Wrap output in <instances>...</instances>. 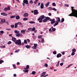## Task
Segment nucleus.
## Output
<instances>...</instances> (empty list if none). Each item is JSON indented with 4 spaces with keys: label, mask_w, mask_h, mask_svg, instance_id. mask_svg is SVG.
Instances as JSON below:
<instances>
[{
    "label": "nucleus",
    "mask_w": 77,
    "mask_h": 77,
    "mask_svg": "<svg viewBox=\"0 0 77 77\" xmlns=\"http://www.w3.org/2000/svg\"><path fill=\"white\" fill-rule=\"evenodd\" d=\"M23 17H29V14L27 13H24L23 14Z\"/></svg>",
    "instance_id": "obj_8"
},
{
    "label": "nucleus",
    "mask_w": 77,
    "mask_h": 77,
    "mask_svg": "<svg viewBox=\"0 0 77 77\" xmlns=\"http://www.w3.org/2000/svg\"><path fill=\"white\" fill-rule=\"evenodd\" d=\"M14 26H14L15 28H17L18 26V24H17V23H15V24Z\"/></svg>",
    "instance_id": "obj_26"
},
{
    "label": "nucleus",
    "mask_w": 77,
    "mask_h": 77,
    "mask_svg": "<svg viewBox=\"0 0 77 77\" xmlns=\"http://www.w3.org/2000/svg\"><path fill=\"white\" fill-rule=\"evenodd\" d=\"M27 41L29 43L30 42V40L29 39H27Z\"/></svg>",
    "instance_id": "obj_56"
},
{
    "label": "nucleus",
    "mask_w": 77,
    "mask_h": 77,
    "mask_svg": "<svg viewBox=\"0 0 77 77\" xmlns=\"http://www.w3.org/2000/svg\"><path fill=\"white\" fill-rule=\"evenodd\" d=\"M20 51V50L18 49V50H16L15 51V53H17V52H18V51Z\"/></svg>",
    "instance_id": "obj_49"
},
{
    "label": "nucleus",
    "mask_w": 77,
    "mask_h": 77,
    "mask_svg": "<svg viewBox=\"0 0 77 77\" xmlns=\"http://www.w3.org/2000/svg\"><path fill=\"white\" fill-rule=\"evenodd\" d=\"M65 5L67 7H69V5L68 4H65Z\"/></svg>",
    "instance_id": "obj_59"
},
{
    "label": "nucleus",
    "mask_w": 77,
    "mask_h": 77,
    "mask_svg": "<svg viewBox=\"0 0 77 77\" xmlns=\"http://www.w3.org/2000/svg\"><path fill=\"white\" fill-rule=\"evenodd\" d=\"M17 24L18 25H20V26H21V25H22V23H21V22H18L17 23Z\"/></svg>",
    "instance_id": "obj_30"
},
{
    "label": "nucleus",
    "mask_w": 77,
    "mask_h": 77,
    "mask_svg": "<svg viewBox=\"0 0 77 77\" xmlns=\"http://www.w3.org/2000/svg\"><path fill=\"white\" fill-rule=\"evenodd\" d=\"M11 40L12 41L14 42L15 43V42H16V41L17 40V38H16L14 37H13L11 38Z\"/></svg>",
    "instance_id": "obj_7"
},
{
    "label": "nucleus",
    "mask_w": 77,
    "mask_h": 77,
    "mask_svg": "<svg viewBox=\"0 0 77 77\" xmlns=\"http://www.w3.org/2000/svg\"><path fill=\"white\" fill-rule=\"evenodd\" d=\"M46 74V72H43V73H42L41 75V76L42 77H43L45 74Z\"/></svg>",
    "instance_id": "obj_15"
},
{
    "label": "nucleus",
    "mask_w": 77,
    "mask_h": 77,
    "mask_svg": "<svg viewBox=\"0 0 77 77\" xmlns=\"http://www.w3.org/2000/svg\"><path fill=\"white\" fill-rule=\"evenodd\" d=\"M45 17L44 15H42L40 16V17H39L38 19V20H43L45 18Z\"/></svg>",
    "instance_id": "obj_4"
},
{
    "label": "nucleus",
    "mask_w": 77,
    "mask_h": 77,
    "mask_svg": "<svg viewBox=\"0 0 77 77\" xmlns=\"http://www.w3.org/2000/svg\"><path fill=\"white\" fill-rule=\"evenodd\" d=\"M24 44H27V40H24Z\"/></svg>",
    "instance_id": "obj_37"
},
{
    "label": "nucleus",
    "mask_w": 77,
    "mask_h": 77,
    "mask_svg": "<svg viewBox=\"0 0 77 77\" xmlns=\"http://www.w3.org/2000/svg\"><path fill=\"white\" fill-rule=\"evenodd\" d=\"M45 5L46 7H48V2Z\"/></svg>",
    "instance_id": "obj_40"
},
{
    "label": "nucleus",
    "mask_w": 77,
    "mask_h": 77,
    "mask_svg": "<svg viewBox=\"0 0 77 77\" xmlns=\"http://www.w3.org/2000/svg\"><path fill=\"white\" fill-rule=\"evenodd\" d=\"M41 9H43L44 8V4L43 3H42L40 6Z\"/></svg>",
    "instance_id": "obj_20"
},
{
    "label": "nucleus",
    "mask_w": 77,
    "mask_h": 77,
    "mask_svg": "<svg viewBox=\"0 0 77 77\" xmlns=\"http://www.w3.org/2000/svg\"><path fill=\"white\" fill-rule=\"evenodd\" d=\"M27 30H29V31H31V32H32V28H29L27 29Z\"/></svg>",
    "instance_id": "obj_29"
},
{
    "label": "nucleus",
    "mask_w": 77,
    "mask_h": 77,
    "mask_svg": "<svg viewBox=\"0 0 77 77\" xmlns=\"http://www.w3.org/2000/svg\"><path fill=\"white\" fill-rule=\"evenodd\" d=\"M14 43L15 44L18 45H21V41L20 39L16 40V41Z\"/></svg>",
    "instance_id": "obj_2"
},
{
    "label": "nucleus",
    "mask_w": 77,
    "mask_h": 77,
    "mask_svg": "<svg viewBox=\"0 0 77 77\" xmlns=\"http://www.w3.org/2000/svg\"><path fill=\"white\" fill-rule=\"evenodd\" d=\"M52 5L53 6H56V4L54 2L52 3Z\"/></svg>",
    "instance_id": "obj_36"
},
{
    "label": "nucleus",
    "mask_w": 77,
    "mask_h": 77,
    "mask_svg": "<svg viewBox=\"0 0 77 77\" xmlns=\"http://www.w3.org/2000/svg\"><path fill=\"white\" fill-rule=\"evenodd\" d=\"M48 21H50L51 23L52 24H54L56 23V21H55V19H51V18L50 17H48Z\"/></svg>",
    "instance_id": "obj_3"
},
{
    "label": "nucleus",
    "mask_w": 77,
    "mask_h": 77,
    "mask_svg": "<svg viewBox=\"0 0 77 77\" xmlns=\"http://www.w3.org/2000/svg\"><path fill=\"white\" fill-rule=\"evenodd\" d=\"M4 10L5 11H8V8L5 7V8H4Z\"/></svg>",
    "instance_id": "obj_34"
},
{
    "label": "nucleus",
    "mask_w": 77,
    "mask_h": 77,
    "mask_svg": "<svg viewBox=\"0 0 77 77\" xmlns=\"http://www.w3.org/2000/svg\"><path fill=\"white\" fill-rule=\"evenodd\" d=\"M72 64H70L67 67H66V68H69V67H70V66H72Z\"/></svg>",
    "instance_id": "obj_28"
},
{
    "label": "nucleus",
    "mask_w": 77,
    "mask_h": 77,
    "mask_svg": "<svg viewBox=\"0 0 77 77\" xmlns=\"http://www.w3.org/2000/svg\"><path fill=\"white\" fill-rule=\"evenodd\" d=\"M42 35H38V38H42Z\"/></svg>",
    "instance_id": "obj_44"
},
{
    "label": "nucleus",
    "mask_w": 77,
    "mask_h": 77,
    "mask_svg": "<svg viewBox=\"0 0 77 77\" xmlns=\"http://www.w3.org/2000/svg\"><path fill=\"white\" fill-rule=\"evenodd\" d=\"M52 10L54 11H57V10L55 8H52Z\"/></svg>",
    "instance_id": "obj_47"
},
{
    "label": "nucleus",
    "mask_w": 77,
    "mask_h": 77,
    "mask_svg": "<svg viewBox=\"0 0 77 77\" xmlns=\"http://www.w3.org/2000/svg\"><path fill=\"white\" fill-rule=\"evenodd\" d=\"M43 21L44 23H45V22H47V20L45 19L43 20Z\"/></svg>",
    "instance_id": "obj_43"
},
{
    "label": "nucleus",
    "mask_w": 77,
    "mask_h": 77,
    "mask_svg": "<svg viewBox=\"0 0 77 77\" xmlns=\"http://www.w3.org/2000/svg\"><path fill=\"white\" fill-rule=\"evenodd\" d=\"M1 22H2V23H5L6 20H5V19H1Z\"/></svg>",
    "instance_id": "obj_17"
},
{
    "label": "nucleus",
    "mask_w": 77,
    "mask_h": 77,
    "mask_svg": "<svg viewBox=\"0 0 77 77\" xmlns=\"http://www.w3.org/2000/svg\"><path fill=\"white\" fill-rule=\"evenodd\" d=\"M72 52L75 53L76 52V50L74 48L72 50Z\"/></svg>",
    "instance_id": "obj_25"
},
{
    "label": "nucleus",
    "mask_w": 77,
    "mask_h": 77,
    "mask_svg": "<svg viewBox=\"0 0 77 77\" xmlns=\"http://www.w3.org/2000/svg\"><path fill=\"white\" fill-rule=\"evenodd\" d=\"M57 21H58V22H60V18L58 17L56 18Z\"/></svg>",
    "instance_id": "obj_18"
},
{
    "label": "nucleus",
    "mask_w": 77,
    "mask_h": 77,
    "mask_svg": "<svg viewBox=\"0 0 77 77\" xmlns=\"http://www.w3.org/2000/svg\"><path fill=\"white\" fill-rule=\"evenodd\" d=\"M57 53V52H56V51H54L53 52V54H56Z\"/></svg>",
    "instance_id": "obj_46"
},
{
    "label": "nucleus",
    "mask_w": 77,
    "mask_h": 77,
    "mask_svg": "<svg viewBox=\"0 0 77 77\" xmlns=\"http://www.w3.org/2000/svg\"><path fill=\"white\" fill-rule=\"evenodd\" d=\"M59 24V22L57 21H56V22H55V24L54 25V27H55V26L58 25Z\"/></svg>",
    "instance_id": "obj_13"
},
{
    "label": "nucleus",
    "mask_w": 77,
    "mask_h": 77,
    "mask_svg": "<svg viewBox=\"0 0 77 77\" xmlns=\"http://www.w3.org/2000/svg\"><path fill=\"white\" fill-rule=\"evenodd\" d=\"M38 2H36V1H35L34 2V4H36V3H37Z\"/></svg>",
    "instance_id": "obj_63"
},
{
    "label": "nucleus",
    "mask_w": 77,
    "mask_h": 77,
    "mask_svg": "<svg viewBox=\"0 0 77 77\" xmlns=\"http://www.w3.org/2000/svg\"><path fill=\"white\" fill-rule=\"evenodd\" d=\"M23 21H26L27 20H28V19L26 18H23Z\"/></svg>",
    "instance_id": "obj_32"
},
{
    "label": "nucleus",
    "mask_w": 77,
    "mask_h": 77,
    "mask_svg": "<svg viewBox=\"0 0 77 77\" xmlns=\"http://www.w3.org/2000/svg\"><path fill=\"white\" fill-rule=\"evenodd\" d=\"M48 15L49 16H51V14L50 13H48Z\"/></svg>",
    "instance_id": "obj_60"
},
{
    "label": "nucleus",
    "mask_w": 77,
    "mask_h": 77,
    "mask_svg": "<svg viewBox=\"0 0 77 77\" xmlns=\"http://www.w3.org/2000/svg\"><path fill=\"white\" fill-rule=\"evenodd\" d=\"M38 21H39V23H42V20H38Z\"/></svg>",
    "instance_id": "obj_53"
},
{
    "label": "nucleus",
    "mask_w": 77,
    "mask_h": 77,
    "mask_svg": "<svg viewBox=\"0 0 77 77\" xmlns=\"http://www.w3.org/2000/svg\"><path fill=\"white\" fill-rule=\"evenodd\" d=\"M52 30L54 32V31H56V28H53L52 29Z\"/></svg>",
    "instance_id": "obj_41"
},
{
    "label": "nucleus",
    "mask_w": 77,
    "mask_h": 77,
    "mask_svg": "<svg viewBox=\"0 0 77 77\" xmlns=\"http://www.w3.org/2000/svg\"><path fill=\"white\" fill-rule=\"evenodd\" d=\"M11 43H12V42L11 41H9L8 43V45H10V44H11Z\"/></svg>",
    "instance_id": "obj_39"
},
{
    "label": "nucleus",
    "mask_w": 77,
    "mask_h": 77,
    "mask_svg": "<svg viewBox=\"0 0 77 77\" xmlns=\"http://www.w3.org/2000/svg\"><path fill=\"white\" fill-rule=\"evenodd\" d=\"M34 46L32 47V49H36V47H37L38 45L36 44H34Z\"/></svg>",
    "instance_id": "obj_5"
},
{
    "label": "nucleus",
    "mask_w": 77,
    "mask_h": 77,
    "mask_svg": "<svg viewBox=\"0 0 77 77\" xmlns=\"http://www.w3.org/2000/svg\"><path fill=\"white\" fill-rule=\"evenodd\" d=\"M7 9L8 11L9 10H11V8H10V6H8L7 7Z\"/></svg>",
    "instance_id": "obj_51"
},
{
    "label": "nucleus",
    "mask_w": 77,
    "mask_h": 77,
    "mask_svg": "<svg viewBox=\"0 0 77 77\" xmlns=\"http://www.w3.org/2000/svg\"><path fill=\"white\" fill-rule=\"evenodd\" d=\"M4 62V61L2 60H0V64H2V63H3Z\"/></svg>",
    "instance_id": "obj_33"
},
{
    "label": "nucleus",
    "mask_w": 77,
    "mask_h": 77,
    "mask_svg": "<svg viewBox=\"0 0 77 77\" xmlns=\"http://www.w3.org/2000/svg\"><path fill=\"white\" fill-rule=\"evenodd\" d=\"M26 29L25 30H22L21 31V33H22V34H25L26 33Z\"/></svg>",
    "instance_id": "obj_10"
},
{
    "label": "nucleus",
    "mask_w": 77,
    "mask_h": 77,
    "mask_svg": "<svg viewBox=\"0 0 77 77\" xmlns=\"http://www.w3.org/2000/svg\"><path fill=\"white\" fill-rule=\"evenodd\" d=\"M61 56H62V54L60 53L58 54L57 55V58H59V57H60Z\"/></svg>",
    "instance_id": "obj_14"
},
{
    "label": "nucleus",
    "mask_w": 77,
    "mask_h": 77,
    "mask_svg": "<svg viewBox=\"0 0 77 77\" xmlns=\"http://www.w3.org/2000/svg\"><path fill=\"white\" fill-rule=\"evenodd\" d=\"M20 18V16L18 15H17L16 17V20H19Z\"/></svg>",
    "instance_id": "obj_22"
},
{
    "label": "nucleus",
    "mask_w": 77,
    "mask_h": 77,
    "mask_svg": "<svg viewBox=\"0 0 77 77\" xmlns=\"http://www.w3.org/2000/svg\"><path fill=\"white\" fill-rule=\"evenodd\" d=\"M45 20H48V17H47L45 18Z\"/></svg>",
    "instance_id": "obj_61"
},
{
    "label": "nucleus",
    "mask_w": 77,
    "mask_h": 77,
    "mask_svg": "<svg viewBox=\"0 0 77 77\" xmlns=\"http://www.w3.org/2000/svg\"><path fill=\"white\" fill-rule=\"evenodd\" d=\"M72 12L69 15L70 17H75L77 18V10L74 9V7H72Z\"/></svg>",
    "instance_id": "obj_1"
},
{
    "label": "nucleus",
    "mask_w": 77,
    "mask_h": 77,
    "mask_svg": "<svg viewBox=\"0 0 77 77\" xmlns=\"http://www.w3.org/2000/svg\"><path fill=\"white\" fill-rule=\"evenodd\" d=\"M36 73V72L35 71H33L32 72V73H31V74H32V75H34V74H35Z\"/></svg>",
    "instance_id": "obj_27"
},
{
    "label": "nucleus",
    "mask_w": 77,
    "mask_h": 77,
    "mask_svg": "<svg viewBox=\"0 0 77 77\" xmlns=\"http://www.w3.org/2000/svg\"><path fill=\"white\" fill-rule=\"evenodd\" d=\"M13 66L14 67V69H16V66L15 65V64H13Z\"/></svg>",
    "instance_id": "obj_38"
},
{
    "label": "nucleus",
    "mask_w": 77,
    "mask_h": 77,
    "mask_svg": "<svg viewBox=\"0 0 77 77\" xmlns=\"http://www.w3.org/2000/svg\"><path fill=\"white\" fill-rule=\"evenodd\" d=\"M15 17V16H11L10 17V18H14Z\"/></svg>",
    "instance_id": "obj_35"
},
{
    "label": "nucleus",
    "mask_w": 77,
    "mask_h": 77,
    "mask_svg": "<svg viewBox=\"0 0 77 77\" xmlns=\"http://www.w3.org/2000/svg\"><path fill=\"white\" fill-rule=\"evenodd\" d=\"M23 72H27V73H28V72L29 71V70H23Z\"/></svg>",
    "instance_id": "obj_19"
},
{
    "label": "nucleus",
    "mask_w": 77,
    "mask_h": 77,
    "mask_svg": "<svg viewBox=\"0 0 77 77\" xmlns=\"http://www.w3.org/2000/svg\"><path fill=\"white\" fill-rule=\"evenodd\" d=\"M14 32L15 33H16V34H18L20 33V31H17V30H14Z\"/></svg>",
    "instance_id": "obj_16"
},
{
    "label": "nucleus",
    "mask_w": 77,
    "mask_h": 77,
    "mask_svg": "<svg viewBox=\"0 0 77 77\" xmlns=\"http://www.w3.org/2000/svg\"><path fill=\"white\" fill-rule=\"evenodd\" d=\"M45 66H46V67H48V64L47 63L45 64Z\"/></svg>",
    "instance_id": "obj_57"
},
{
    "label": "nucleus",
    "mask_w": 77,
    "mask_h": 77,
    "mask_svg": "<svg viewBox=\"0 0 77 77\" xmlns=\"http://www.w3.org/2000/svg\"><path fill=\"white\" fill-rule=\"evenodd\" d=\"M11 28H14V25H11Z\"/></svg>",
    "instance_id": "obj_50"
},
{
    "label": "nucleus",
    "mask_w": 77,
    "mask_h": 77,
    "mask_svg": "<svg viewBox=\"0 0 77 77\" xmlns=\"http://www.w3.org/2000/svg\"><path fill=\"white\" fill-rule=\"evenodd\" d=\"M16 36L17 37H20V36H22V34L21 33H18L16 34Z\"/></svg>",
    "instance_id": "obj_9"
},
{
    "label": "nucleus",
    "mask_w": 77,
    "mask_h": 77,
    "mask_svg": "<svg viewBox=\"0 0 77 77\" xmlns=\"http://www.w3.org/2000/svg\"><path fill=\"white\" fill-rule=\"evenodd\" d=\"M63 65V63H61L60 64V66H62Z\"/></svg>",
    "instance_id": "obj_58"
},
{
    "label": "nucleus",
    "mask_w": 77,
    "mask_h": 77,
    "mask_svg": "<svg viewBox=\"0 0 77 77\" xmlns=\"http://www.w3.org/2000/svg\"><path fill=\"white\" fill-rule=\"evenodd\" d=\"M39 14V12H38V10H35L34 11V15H37Z\"/></svg>",
    "instance_id": "obj_6"
},
{
    "label": "nucleus",
    "mask_w": 77,
    "mask_h": 77,
    "mask_svg": "<svg viewBox=\"0 0 77 77\" xmlns=\"http://www.w3.org/2000/svg\"><path fill=\"white\" fill-rule=\"evenodd\" d=\"M74 54H75V53L74 52H72V54H71V55L72 56H74Z\"/></svg>",
    "instance_id": "obj_54"
},
{
    "label": "nucleus",
    "mask_w": 77,
    "mask_h": 77,
    "mask_svg": "<svg viewBox=\"0 0 77 77\" xmlns=\"http://www.w3.org/2000/svg\"><path fill=\"white\" fill-rule=\"evenodd\" d=\"M35 27H34L32 29V32H33V31H35Z\"/></svg>",
    "instance_id": "obj_42"
},
{
    "label": "nucleus",
    "mask_w": 77,
    "mask_h": 77,
    "mask_svg": "<svg viewBox=\"0 0 77 77\" xmlns=\"http://www.w3.org/2000/svg\"><path fill=\"white\" fill-rule=\"evenodd\" d=\"M29 23H30V24H34L35 23V22L33 21H31L29 22Z\"/></svg>",
    "instance_id": "obj_24"
},
{
    "label": "nucleus",
    "mask_w": 77,
    "mask_h": 77,
    "mask_svg": "<svg viewBox=\"0 0 77 77\" xmlns=\"http://www.w3.org/2000/svg\"><path fill=\"white\" fill-rule=\"evenodd\" d=\"M1 15H3V16H7L8 15V14L5 13H1Z\"/></svg>",
    "instance_id": "obj_12"
},
{
    "label": "nucleus",
    "mask_w": 77,
    "mask_h": 77,
    "mask_svg": "<svg viewBox=\"0 0 77 77\" xmlns=\"http://www.w3.org/2000/svg\"><path fill=\"white\" fill-rule=\"evenodd\" d=\"M0 32L1 33H2V34H3V33H4V31L3 30L1 31Z\"/></svg>",
    "instance_id": "obj_48"
},
{
    "label": "nucleus",
    "mask_w": 77,
    "mask_h": 77,
    "mask_svg": "<svg viewBox=\"0 0 77 77\" xmlns=\"http://www.w3.org/2000/svg\"><path fill=\"white\" fill-rule=\"evenodd\" d=\"M41 42L42 43L44 42V39H42Z\"/></svg>",
    "instance_id": "obj_55"
},
{
    "label": "nucleus",
    "mask_w": 77,
    "mask_h": 77,
    "mask_svg": "<svg viewBox=\"0 0 77 77\" xmlns=\"http://www.w3.org/2000/svg\"><path fill=\"white\" fill-rule=\"evenodd\" d=\"M65 21V19H64V18H62L61 19V23H63Z\"/></svg>",
    "instance_id": "obj_31"
},
{
    "label": "nucleus",
    "mask_w": 77,
    "mask_h": 77,
    "mask_svg": "<svg viewBox=\"0 0 77 77\" xmlns=\"http://www.w3.org/2000/svg\"><path fill=\"white\" fill-rule=\"evenodd\" d=\"M23 3H25L26 5L28 4V0H23Z\"/></svg>",
    "instance_id": "obj_11"
},
{
    "label": "nucleus",
    "mask_w": 77,
    "mask_h": 77,
    "mask_svg": "<svg viewBox=\"0 0 77 77\" xmlns=\"http://www.w3.org/2000/svg\"><path fill=\"white\" fill-rule=\"evenodd\" d=\"M29 66L28 65H27L26 66V68H24V69H29Z\"/></svg>",
    "instance_id": "obj_21"
},
{
    "label": "nucleus",
    "mask_w": 77,
    "mask_h": 77,
    "mask_svg": "<svg viewBox=\"0 0 77 77\" xmlns=\"http://www.w3.org/2000/svg\"><path fill=\"white\" fill-rule=\"evenodd\" d=\"M61 61H62V62H65V60H64V59H62Z\"/></svg>",
    "instance_id": "obj_64"
},
{
    "label": "nucleus",
    "mask_w": 77,
    "mask_h": 77,
    "mask_svg": "<svg viewBox=\"0 0 77 77\" xmlns=\"http://www.w3.org/2000/svg\"><path fill=\"white\" fill-rule=\"evenodd\" d=\"M6 30H11V29H6Z\"/></svg>",
    "instance_id": "obj_62"
},
{
    "label": "nucleus",
    "mask_w": 77,
    "mask_h": 77,
    "mask_svg": "<svg viewBox=\"0 0 77 77\" xmlns=\"http://www.w3.org/2000/svg\"><path fill=\"white\" fill-rule=\"evenodd\" d=\"M29 3L30 4L31 3V4H33V1H32V0H31L30 1Z\"/></svg>",
    "instance_id": "obj_45"
},
{
    "label": "nucleus",
    "mask_w": 77,
    "mask_h": 77,
    "mask_svg": "<svg viewBox=\"0 0 77 77\" xmlns=\"http://www.w3.org/2000/svg\"><path fill=\"white\" fill-rule=\"evenodd\" d=\"M48 9H49V10H53V8H52L51 7H49Z\"/></svg>",
    "instance_id": "obj_52"
},
{
    "label": "nucleus",
    "mask_w": 77,
    "mask_h": 77,
    "mask_svg": "<svg viewBox=\"0 0 77 77\" xmlns=\"http://www.w3.org/2000/svg\"><path fill=\"white\" fill-rule=\"evenodd\" d=\"M26 47L27 48H30V46L29 45H26Z\"/></svg>",
    "instance_id": "obj_23"
}]
</instances>
